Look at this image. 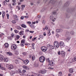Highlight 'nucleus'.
Wrapping results in <instances>:
<instances>
[{"instance_id":"f257e3e1","label":"nucleus","mask_w":76,"mask_h":76,"mask_svg":"<svg viewBox=\"0 0 76 76\" xmlns=\"http://www.w3.org/2000/svg\"><path fill=\"white\" fill-rule=\"evenodd\" d=\"M54 47L55 48H58L59 47V43L57 41H55L54 42Z\"/></svg>"},{"instance_id":"f03ea898","label":"nucleus","mask_w":76,"mask_h":76,"mask_svg":"<svg viewBox=\"0 0 76 76\" xmlns=\"http://www.w3.org/2000/svg\"><path fill=\"white\" fill-rule=\"evenodd\" d=\"M45 60V57L43 56H41L39 58V61L41 63H43Z\"/></svg>"},{"instance_id":"7ed1b4c3","label":"nucleus","mask_w":76,"mask_h":76,"mask_svg":"<svg viewBox=\"0 0 76 76\" xmlns=\"http://www.w3.org/2000/svg\"><path fill=\"white\" fill-rule=\"evenodd\" d=\"M41 50L42 51L45 52V51H47V48L46 47L43 46L41 47Z\"/></svg>"},{"instance_id":"20e7f679","label":"nucleus","mask_w":76,"mask_h":76,"mask_svg":"<svg viewBox=\"0 0 76 76\" xmlns=\"http://www.w3.org/2000/svg\"><path fill=\"white\" fill-rule=\"evenodd\" d=\"M11 48L12 50H15L16 48H17V46L15 44H12L11 46Z\"/></svg>"},{"instance_id":"39448f33","label":"nucleus","mask_w":76,"mask_h":76,"mask_svg":"<svg viewBox=\"0 0 76 76\" xmlns=\"http://www.w3.org/2000/svg\"><path fill=\"white\" fill-rule=\"evenodd\" d=\"M59 44L61 48H63L64 47V43L62 41L60 42Z\"/></svg>"},{"instance_id":"423d86ee","label":"nucleus","mask_w":76,"mask_h":76,"mask_svg":"<svg viewBox=\"0 0 76 76\" xmlns=\"http://www.w3.org/2000/svg\"><path fill=\"white\" fill-rule=\"evenodd\" d=\"M54 66V62L53 61H50L49 62V64H48L49 67H51V66Z\"/></svg>"},{"instance_id":"0eeeda50","label":"nucleus","mask_w":76,"mask_h":76,"mask_svg":"<svg viewBox=\"0 0 76 76\" xmlns=\"http://www.w3.org/2000/svg\"><path fill=\"white\" fill-rule=\"evenodd\" d=\"M66 55V53L65 52L63 51H61V56L62 57H64Z\"/></svg>"},{"instance_id":"6e6552de","label":"nucleus","mask_w":76,"mask_h":76,"mask_svg":"<svg viewBox=\"0 0 76 76\" xmlns=\"http://www.w3.org/2000/svg\"><path fill=\"white\" fill-rule=\"evenodd\" d=\"M4 56L2 55H0V61H3L4 60Z\"/></svg>"},{"instance_id":"1a4fd4ad","label":"nucleus","mask_w":76,"mask_h":76,"mask_svg":"<svg viewBox=\"0 0 76 76\" xmlns=\"http://www.w3.org/2000/svg\"><path fill=\"white\" fill-rule=\"evenodd\" d=\"M13 69V66L12 65H10L8 67V69H9V70H11V69Z\"/></svg>"},{"instance_id":"9d476101","label":"nucleus","mask_w":76,"mask_h":76,"mask_svg":"<svg viewBox=\"0 0 76 76\" xmlns=\"http://www.w3.org/2000/svg\"><path fill=\"white\" fill-rule=\"evenodd\" d=\"M75 10V9L72 8V9H70L69 10H68L67 11V12H73L74 10Z\"/></svg>"},{"instance_id":"9b49d317","label":"nucleus","mask_w":76,"mask_h":76,"mask_svg":"<svg viewBox=\"0 0 76 76\" xmlns=\"http://www.w3.org/2000/svg\"><path fill=\"white\" fill-rule=\"evenodd\" d=\"M29 62V61L28 60H25L24 61V63L25 64H28V63Z\"/></svg>"},{"instance_id":"f8f14e48","label":"nucleus","mask_w":76,"mask_h":76,"mask_svg":"<svg viewBox=\"0 0 76 76\" xmlns=\"http://www.w3.org/2000/svg\"><path fill=\"white\" fill-rule=\"evenodd\" d=\"M15 18H14L15 20L17 21H19V19L18 18V16L16 15H14Z\"/></svg>"},{"instance_id":"ddd939ff","label":"nucleus","mask_w":76,"mask_h":76,"mask_svg":"<svg viewBox=\"0 0 76 76\" xmlns=\"http://www.w3.org/2000/svg\"><path fill=\"white\" fill-rule=\"evenodd\" d=\"M47 72V70H46L44 69L43 71H41L40 73L42 74H44V73H45Z\"/></svg>"},{"instance_id":"4468645a","label":"nucleus","mask_w":76,"mask_h":76,"mask_svg":"<svg viewBox=\"0 0 76 76\" xmlns=\"http://www.w3.org/2000/svg\"><path fill=\"white\" fill-rule=\"evenodd\" d=\"M4 46L6 48H8V47H9V44L7 43H5L4 45Z\"/></svg>"},{"instance_id":"2eb2a0df","label":"nucleus","mask_w":76,"mask_h":76,"mask_svg":"<svg viewBox=\"0 0 76 76\" xmlns=\"http://www.w3.org/2000/svg\"><path fill=\"white\" fill-rule=\"evenodd\" d=\"M23 69H25L26 70H29V68L26 66H23Z\"/></svg>"},{"instance_id":"dca6fc26","label":"nucleus","mask_w":76,"mask_h":76,"mask_svg":"<svg viewBox=\"0 0 76 76\" xmlns=\"http://www.w3.org/2000/svg\"><path fill=\"white\" fill-rule=\"evenodd\" d=\"M23 33H24V31H21L19 33V34L20 35H24V34Z\"/></svg>"},{"instance_id":"f3484780","label":"nucleus","mask_w":76,"mask_h":76,"mask_svg":"<svg viewBox=\"0 0 76 76\" xmlns=\"http://www.w3.org/2000/svg\"><path fill=\"white\" fill-rule=\"evenodd\" d=\"M2 17L3 18V19H4V16H5V12L4 11H2Z\"/></svg>"},{"instance_id":"a211bd4d","label":"nucleus","mask_w":76,"mask_h":76,"mask_svg":"<svg viewBox=\"0 0 76 76\" xmlns=\"http://www.w3.org/2000/svg\"><path fill=\"white\" fill-rule=\"evenodd\" d=\"M69 70L70 73H72L73 72V69L72 68L69 69Z\"/></svg>"},{"instance_id":"6ab92c4d","label":"nucleus","mask_w":76,"mask_h":76,"mask_svg":"<svg viewBox=\"0 0 76 76\" xmlns=\"http://www.w3.org/2000/svg\"><path fill=\"white\" fill-rule=\"evenodd\" d=\"M35 56H33L31 57V60L32 61H34V60H35Z\"/></svg>"},{"instance_id":"aec40b11","label":"nucleus","mask_w":76,"mask_h":76,"mask_svg":"<svg viewBox=\"0 0 76 76\" xmlns=\"http://www.w3.org/2000/svg\"><path fill=\"white\" fill-rule=\"evenodd\" d=\"M4 62H7L9 60L8 59V58H4Z\"/></svg>"},{"instance_id":"412c9836","label":"nucleus","mask_w":76,"mask_h":76,"mask_svg":"<svg viewBox=\"0 0 76 76\" xmlns=\"http://www.w3.org/2000/svg\"><path fill=\"white\" fill-rule=\"evenodd\" d=\"M14 51L15 52V55H16L17 56L18 55V54H19V52H18V51H16V50H14Z\"/></svg>"},{"instance_id":"4be33fe9","label":"nucleus","mask_w":76,"mask_h":76,"mask_svg":"<svg viewBox=\"0 0 76 76\" xmlns=\"http://www.w3.org/2000/svg\"><path fill=\"white\" fill-rule=\"evenodd\" d=\"M48 46H49V47H50L52 48V49H54V47H54V46H53L52 45H48Z\"/></svg>"},{"instance_id":"5701e85b","label":"nucleus","mask_w":76,"mask_h":76,"mask_svg":"<svg viewBox=\"0 0 76 76\" xmlns=\"http://www.w3.org/2000/svg\"><path fill=\"white\" fill-rule=\"evenodd\" d=\"M50 35H51V33H50V30H48V36H50Z\"/></svg>"},{"instance_id":"b1692460","label":"nucleus","mask_w":76,"mask_h":76,"mask_svg":"<svg viewBox=\"0 0 76 76\" xmlns=\"http://www.w3.org/2000/svg\"><path fill=\"white\" fill-rule=\"evenodd\" d=\"M21 26L22 28H26V26L24 24H22Z\"/></svg>"},{"instance_id":"393cba45","label":"nucleus","mask_w":76,"mask_h":76,"mask_svg":"<svg viewBox=\"0 0 76 76\" xmlns=\"http://www.w3.org/2000/svg\"><path fill=\"white\" fill-rule=\"evenodd\" d=\"M7 54L9 55V56H12V53L10 52H8L7 53Z\"/></svg>"},{"instance_id":"a878e982","label":"nucleus","mask_w":76,"mask_h":76,"mask_svg":"<svg viewBox=\"0 0 76 76\" xmlns=\"http://www.w3.org/2000/svg\"><path fill=\"white\" fill-rule=\"evenodd\" d=\"M30 26L33 29H35V26L34 25L32 24Z\"/></svg>"},{"instance_id":"bb28decb","label":"nucleus","mask_w":76,"mask_h":76,"mask_svg":"<svg viewBox=\"0 0 76 76\" xmlns=\"http://www.w3.org/2000/svg\"><path fill=\"white\" fill-rule=\"evenodd\" d=\"M64 6H69V2H66L64 4Z\"/></svg>"},{"instance_id":"cd10ccee","label":"nucleus","mask_w":76,"mask_h":76,"mask_svg":"<svg viewBox=\"0 0 76 76\" xmlns=\"http://www.w3.org/2000/svg\"><path fill=\"white\" fill-rule=\"evenodd\" d=\"M62 72H58V76H62Z\"/></svg>"},{"instance_id":"c85d7f7f","label":"nucleus","mask_w":76,"mask_h":76,"mask_svg":"<svg viewBox=\"0 0 76 76\" xmlns=\"http://www.w3.org/2000/svg\"><path fill=\"white\" fill-rule=\"evenodd\" d=\"M4 6H6L7 4V2L6 1H4L3 3Z\"/></svg>"},{"instance_id":"c756f323","label":"nucleus","mask_w":76,"mask_h":76,"mask_svg":"<svg viewBox=\"0 0 76 76\" xmlns=\"http://www.w3.org/2000/svg\"><path fill=\"white\" fill-rule=\"evenodd\" d=\"M16 28L17 29H21V27H20L19 26H16Z\"/></svg>"},{"instance_id":"7c9ffc66","label":"nucleus","mask_w":76,"mask_h":76,"mask_svg":"<svg viewBox=\"0 0 76 76\" xmlns=\"http://www.w3.org/2000/svg\"><path fill=\"white\" fill-rule=\"evenodd\" d=\"M12 23H16V20H12Z\"/></svg>"},{"instance_id":"2f4dec72","label":"nucleus","mask_w":76,"mask_h":76,"mask_svg":"<svg viewBox=\"0 0 76 76\" xmlns=\"http://www.w3.org/2000/svg\"><path fill=\"white\" fill-rule=\"evenodd\" d=\"M70 37H67L66 38V41H69V40H70Z\"/></svg>"},{"instance_id":"473e14b6","label":"nucleus","mask_w":76,"mask_h":76,"mask_svg":"<svg viewBox=\"0 0 76 76\" xmlns=\"http://www.w3.org/2000/svg\"><path fill=\"white\" fill-rule=\"evenodd\" d=\"M21 42L22 44H24V43H25V39H24L21 40Z\"/></svg>"},{"instance_id":"72a5a7b5","label":"nucleus","mask_w":76,"mask_h":76,"mask_svg":"<svg viewBox=\"0 0 76 76\" xmlns=\"http://www.w3.org/2000/svg\"><path fill=\"white\" fill-rule=\"evenodd\" d=\"M39 37L41 38H43V36L42 35H39Z\"/></svg>"},{"instance_id":"f704fd0d","label":"nucleus","mask_w":76,"mask_h":76,"mask_svg":"<svg viewBox=\"0 0 76 76\" xmlns=\"http://www.w3.org/2000/svg\"><path fill=\"white\" fill-rule=\"evenodd\" d=\"M0 69H1V70H3V69H4V67L1 66V65H0Z\"/></svg>"},{"instance_id":"c9c22d12","label":"nucleus","mask_w":76,"mask_h":76,"mask_svg":"<svg viewBox=\"0 0 76 76\" xmlns=\"http://www.w3.org/2000/svg\"><path fill=\"white\" fill-rule=\"evenodd\" d=\"M8 6H9L10 7L9 8H10V9H11V8H12V7L11 6V4H8Z\"/></svg>"},{"instance_id":"e433bc0d","label":"nucleus","mask_w":76,"mask_h":76,"mask_svg":"<svg viewBox=\"0 0 76 76\" xmlns=\"http://www.w3.org/2000/svg\"><path fill=\"white\" fill-rule=\"evenodd\" d=\"M16 8L17 9L18 8V10H20V7H19L18 6H17L16 7Z\"/></svg>"},{"instance_id":"4c0bfd02","label":"nucleus","mask_w":76,"mask_h":76,"mask_svg":"<svg viewBox=\"0 0 76 76\" xmlns=\"http://www.w3.org/2000/svg\"><path fill=\"white\" fill-rule=\"evenodd\" d=\"M11 73L12 75H13L14 74H15L16 72H15V71H11Z\"/></svg>"},{"instance_id":"58836bf2","label":"nucleus","mask_w":76,"mask_h":76,"mask_svg":"<svg viewBox=\"0 0 76 76\" xmlns=\"http://www.w3.org/2000/svg\"><path fill=\"white\" fill-rule=\"evenodd\" d=\"M70 33L72 34V35H74V34H75V32L73 31H71Z\"/></svg>"},{"instance_id":"ea45409f","label":"nucleus","mask_w":76,"mask_h":76,"mask_svg":"<svg viewBox=\"0 0 76 76\" xmlns=\"http://www.w3.org/2000/svg\"><path fill=\"white\" fill-rule=\"evenodd\" d=\"M6 16L7 17V19H9V14H6Z\"/></svg>"},{"instance_id":"a19ab883","label":"nucleus","mask_w":76,"mask_h":76,"mask_svg":"<svg viewBox=\"0 0 76 76\" xmlns=\"http://www.w3.org/2000/svg\"><path fill=\"white\" fill-rule=\"evenodd\" d=\"M21 7H23V8H24L25 7V5H22L21 6Z\"/></svg>"},{"instance_id":"79ce46f5","label":"nucleus","mask_w":76,"mask_h":76,"mask_svg":"<svg viewBox=\"0 0 76 76\" xmlns=\"http://www.w3.org/2000/svg\"><path fill=\"white\" fill-rule=\"evenodd\" d=\"M45 28L46 30H47L48 29V26H45Z\"/></svg>"},{"instance_id":"37998d69","label":"nucleus","mask_w":76,"mask_h":76,"mask_svg":"<svg viewBox=\"0 0 76 76\" xmlns=\"http://www.w3.org/2000/svg\"><path fill=\"white\" fill-rule=\"evenodd\" d=\"M14 31L15 32V33H16V34H17L18 32V31L17 30H14Z\"/></svg>"},{"instance_id":"c03bdc74","label":"nucleus","mask_w":76,"mask_h":76,"mask_svg":"<svg viewBox=\"0 0 76 76\" xmlns=\"http://www.w3.org/2000/svg\"><path fill=\"white\" fill-rule=\"evenodd\" d=\"M57 12H53V15H56V13Z\"/></svg>"},{"instance_id":"a18cd8bd","label":"nucleus","mask_w":76,"mask_h":76,"mask_svg":"<svg viewBox=\"0 0 76 76\" xmlns=\"http://www.w3.org/2000/svg\"><path fill=\"white\" fill-rule=\"evenodd\" d=\"M42 23L44 25H45V21L43 20V21Z\"/></svg>"},{"instance_id":"49530a36","label":"nucleus","mask_w":76,"mask_h":76,"mask_svg":"<svg viewBox=\"0 0 76 76\" xmlns=\"http://www.w3.org/2000/svg\"><path fill=\"white\" fill-rule=\"evenodd\" d=\"M22 72L23 73H25L26 72V70H25V69H23L22 70Z\"/></svg>"},{"instance_id":"de8ad7c7","label":"nucleus","mask_w":76,"mask_h":76,"mask_svg":"<svg viewBox=\"0 0 76 76\" xmlns=\"http://www.w3.org/2000/svg\"><path fill=\"white\" fill-rule=\"evenodd\" d=\"M21 46V47H23L24 46V44L23 43H21L20 44Z\"/></svg>"},{"instance_id":"09e8293b","label":"nucleus","mask_w":76,"mask_h":76,"mask_svg":"<svg viewBox=\"0 0 76 76\" xmlns=\"http://www.w3.org/2000/svg\"><path fill=\"white\" fill-rule=\"evenodd\" d=\"M30 33H31V34H32L33 33H34V31H29Z\"/></svg>"},{"instance_id":"8fccbe9b","label":"nucleus","mask_w":76,"mask_h":76,"mask_svg":"<svg viewBox=\"0 0 76 76\" xmlns=\"http://www.w3.org/2000/svg\"><path fill=\"white\" fill-rule=\"evenodd\" d=\"M46 61H47V62H50V60H49V59H46Z\"/></svg>"},{"instance_id":"3c124183","label":"nucleus","mask_w":76,"mask_h":76,"mask_svg":"<svg viewBox=\"0 0 76 76\" xmlns=\"http://www.w3.org/2000/svg\"><path fill=\"white\" fill-rule=\"evenodd\" d=\"M58 54L59 55H61V52H60V51H59L58 52Z\"/></svg>"},{"instance_id":"603ef678","label":"nucleus","mask_w":76,"mask_h":76,"mask_svg":"<svg viewBox=\"0 0 76 76\" xmlns=\"http://www.w3.org/2000/svg\"><path fill=\"white\" fill-rule=\"evenodd\" d=\"M25 45H26L27 46H28V45H30V44H26V43H25Z\"/></svg>"},{"instance_id":"864d4df0","label":"nucleus","mask_w":76,"mask_h":76,"mask_svg":"<svg viewBox=\"0 0 76 76\" xmlns=\"http://www.w3.org/2000/svg\"><path fill=\"white\" fill-rule=\"evenodd\" d=\"M59 35H58V34H56V36L57 37V38H58Z\"/></svg>"},{"instance_id":"5fc2aeb1","label":"nucleus","mask_w":76,"mask_h":76,"mask_svg":"<svg viewBox=\"0 0 76 76\" xmlns=\"http://www.w3.org/2000/svg\"><path fill=\"white\" fill-rule=\"evenodd\" d=\"M11 35L12 37H14V34H13L12 33V34H11Z\"/></svg>"},{"instance_id":"6e6d98bb","label":"nucleus","mask_w":76,"mask_h":76,"mask_svg":"<svg viewBox=\"0 0 76 76\" xmlns=\"http://www.w3.org/2000/svg\"><path fill=\"white\" fill-rule=\"evenodd\" d=\"M16 72L17 73H19V72H20V71H19L16 70Z\"/></svg>"},{"instance_id":"4d7b16f0","label":"nucleus","mask_w":76,"mask_h":76,"mask_svg":"<svg viewBox=\"0 0 76 76\" xmlns=\"http://www.w3.org/2000/svg\"><path fill=\"white\" fill-rule=\"evenodd\" d=\"M59 30L57 29L56 30V32H59Z\"/></svg>"},{"instance_id":"13d9d810","label":"nucleus","mask_w":76,"mask_h":76,"mask_svg":"<svg viewBox=\"0 0 76 76\" xmlns=\"http://www.w3.org/2000/svg\"><path fill=\"white\" fill-rule=\"evenodd\" d=\"M50 19H53V17L52 16H50Z\"/></svg>"},{"instance_id":"bf43d9fd","label":"nucleus","mask_w":76,"mask_h":76,"mask_svg":"<svg viewBox=\"0 0 76 76\" xmlns=\"http://www.w3.org/2000/svg\"><path fill=\"white\" fill-rule=\"evenodd\" d=\"M20 74L21 75V76H23V74L22 72L20 73Z\"/></svg>"},{"instance_id":"052dcab7","label":"nucleus","mask_w":76,"mask_h":76,"mask_svg":"<svg viewBox=\"0 0 76 76\" xmlns=\"http://www.w3.org/2000/svg\"><path fill=\"white\" fill-rule=\"evenodd\" d=\"M59 32H62V31H63V30L61 29L59 30Z\"/></svg>"},{"instance_id":"680f3d73","label":"nucleus","mask_w":76,"mask_h":76,"mask_svg":"<svg viewBox=\"0 0 76 76\" xmlns=\"http://www.w3.org/2000/svg\"><path fill=\"white\" fill-rule=\"evenodd\" d=\"M23 54L24 56H26V53L25 52L23 53Z\"/></svg>"},{"instance_id":"e2e57ef3","label":"nucleus","mask_w":76,"mask_h":76,"mask_svg":"<svg viewBox=\"0 0 76 76\" xmlns=\"http://www.w3.org/2000/svg\"><path fill=\"white\" fill-rule=\"evenodd\" d=\"M43 35H44V36H46V33H45V32H44L43 33Z\"/></svg>"},{"instance_id":"0e129e2a","label":"nucleus","mask_w":76,"mask_h":76,"mask_svg":"<svg viewBox=\"0 0 76 76\" xmlns=\"http://www.w3.org/2000/svg\"><path fill=\"white\" fill-rule=\"evenodd\" d=\"M24 18H28L29 16H24Z\"/></svg>"},{"instance_id":"69168bd1","label":"nucleus","mask_w":76,"mask_h":76,"mask_svg":"<svg viewBox=\"0 0 76 76\" xmlns=\"http://www.w3.org/2000/svg\"><path fill=\"white\" fill-rule=\"evenodd\" d=\"M34 45H35V44L34 43H32V47H34Z\"/></svg>"},{"instance_id":"338daca9","label":"nucleus","mask_w":76,"mask_h":76,"mask_svg":"<svg viewBox=\"0 0 76 76\" xmlns=\"http://www.w3.org/2000/svg\"><path fill=\"white\" fill-rule=\"evenodd\" d=\"M49 69H54V68H53L49 67Z\"/></svg>"},{"instance_id":"774afa93","label":"nucleus","mask_w":76,"mask_h":76,"mask_svg":"<svg viewBox=\"0 0 76 76\" xmlns=\"http://www.w3.org/2000/svg\"><path fill=\"white\" fill-rule=\"evenodd\" d=\"M24 18H23V17L22 16L21 17L20 19H23Z\"/></svg>"}]
</instances>
